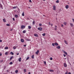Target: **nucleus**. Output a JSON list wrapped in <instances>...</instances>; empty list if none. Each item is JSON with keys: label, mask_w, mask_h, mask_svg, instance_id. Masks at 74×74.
Here are the masks:
<instances>
[{"label": "nucleus", "mask_w": 74, "mask_h": 74, "mask_svg": "<svg viewBox=\"0 0 74 74\" xmlns=\"http://www.w3.org/2000/svg\"><path fill=\"white\" fill-rule=\"evenodd\" d=\"M66 23L64 22V25H66Z\"/></svg>", "instance_id": "obj_43"}, {"label": "nucleus", "mask_w": 74, "mask_h": 74, "mask_svg": "<svg viewBox=\"0 0 74 74\" xmlns=\"http://www.w3.org/2000/svg\"><path fill=\"white\" fill-rule=\"evenodd\" d=\"M64 66L65 67H67V64L66 63H64Z\"/></svg>", "instance_id": "obj_5"}, {"label": "nucleus", "mask_w": 74, "mask_h": 74, "mask_svg": "<svg viewBox=\"0 0 74 74\" xmlns=\"http://www.w3.org/2000/svg\"><path fill=\"white\" fill-rule=\"evenodd\" d=\"M28 28L29 29H31V28H32V27H31L30 26H28Z\"/></svg>", "instance_id": "obj_21"}, {"label": "nucleus", "mask_w": 74, "mask_h": 74, "mask_svg": "<svg viewBox=\"0 0 74 74\" xmlns=\"http://www.w3.org/2000/svg\"><path fill=\"white\" fill-rule=\"evenodd\" d=\"M21 41L22 42H24V40H23V39H21Z\"/></svg>", "instance_id": "obj_14"}, {"label": "nucleus", "mask_w": 74, "mask_h": 74, "mask_svg": "<svg viewBox=\"0 0 74 74\" xmlns=\"http://www.w3.org/2000/svg\"><path fill=\"white\" fill-rule=\"evenodd\" d=\"M38 53H39V50H37V51L35 53L36 54V55H38Z\"/></svg>", "instance_id": "obj_6"}, {"label": "nucleus", "mask_w": 74, "mask_h": 74, "mask_svg": "<svg viewBox=\"0 0 74 74\" xmlns=\"http://www.w3.org/2000/svg\"><path fill=\"white\" fill-rule=\"evenodd\" d=\"M64 42L66 44V45H67L68 44V43H67V41L66 40H64Z\"/></svg>", "instance_id": "obj_18"}, {"label": "nucleus", "mask_w": 74, "mask_h": 74, "mask_svg": "<svg viewBox=\"0 0 74 74\" xmlns=\"http://www.w3.org/2000/svg\"><path fill=\"white\" fill-rule=\"evenodd\" d=\"M6 67H5V68H4V70H5V69H6Z\"/></svg>", "instance_id": "obj_63"}, {"label": "nucleus", "mask_w": 74, "mask_h": 74, "mask_svg": "<svg viewBox=\"0 0 74 74\" xmlns=\"http://www.w3.org/2000/svg\"><path fill=\"white\" fill-rule=\"evenodd\" d=\"M0 7L2 9H3V6L2 5H1V3H0Z\"/></svg>", "instance_id": "obj_4"}, {"label": "nucleus", "mask_w": 74, "mask_h": 74, "mask_svg": "<svg viewBox=\"0 0 74 74\" xmlns=\"http://www.w3.org/2000/svg\"><path fill=\"white\" fill-rule=\"evenodd\" d=\"M28 74H31L30 72H29V73H28Z\"/></svg>", "instance_id": "obj_62"}, {"label": "nucleus", "mask_w": 74, "mask_h": 74, "mask_svg": "<svg viewBox=\"0 0 74 74\" xmlns=\"http://www.w3.org/2000/svg\"><path fill=\"white\" fill-rule=\"evenodd\" d=\"M2 54L1 53H0V56H2Z\"/></svg>", "instance_id": "obj_53"}, {"label": "nucleus", "mask_w": 74, "mask_h": 74, "mask_svg": "<svg viewBox=\"0 0 74 74\" xmlns=\"http://www.w3.org/2000/svg\"><path fill=\"white\" fill-rule=\"evenodd\" d=\"M53 25L52 24L51 25V26H52Z\"/></svg>", "instance_id": "obj_64"}, {"label": "nucleus", "mask_w": 74, "mask_h": 74, "mask_svg": "<svg viewBox=\"0 0 74 74\" xmlns=\"http://www.w3.org/2000/svg\"><path fill=\"white\" fill-rule=\"evenodd\" d=\"M63 52L64 53V54H65V55H67V52H65V51H63Z\"/></svg>", "instance_id": "obj_9"}, {"label": "nucleus", "mask_w": 74, "mask_h": 74, "mask_svg": "<svg viewBox=\"0 0 74 74\" xmlns=\"http://www.w3.org/2000/svg\"><path fill=\"white\" fill-rule=\"evenodd\" d=\"M13 58V56H12L10 58V60H12V59Z\"/></svg>", "instance_id": "obj_36"}, {"label": "nucleus", "mask_w": 74, "mask_h": 74, "mask_svg": "<svg viewBox=\"0 0 74 74\" xmlns=\"http://www.w3.org/2000/svg\"><path fill=\"white\" fill-rule=\"evenodd\" d=\"M68 74H71V72H69L68 73Z\"/></svg>", "instance_id": "obj_57"}, {"label": "nucleus", "mask_w": 74, "mask_h": 74, "mask_svg": "<svg viewBox=\"0 0 74 74\" xmlns=\"http://www.w3.org/2000/svg\"><path fill=\"white\" fill-rule=\"evenodd\" d=\"M49 25H51V23H50V22H49Z\"/></svg>", "instance_id": "obj_56"}, {"label": "nucleus", "mask_w": 74, "mask_h": 74, "mask_svg": "<svg viewBox=\"0 0 74 74\" xmlns=\"http://www.w3.org/2000/svg\"><path fill=\"white\" fill-rule=\"evenodd\" d=\"M29 2H30V3H31V2H32V0H29Z\"/></svg>", "instance_id": "obj_51"}, {"label": "nucleus", "mask_w": 74, "mask_h": 74, "mask_svg": "<svg viewBox=\"0 0 74 74\" xmlns=\"http://www.w3.org/2000/svg\"><path fill=\"white\" fill-rule=\"evenodd\" d=\"M55 45H56V46H58V44L57 42H55Z\"/></svg>", "instance_id": "obj_12"}, {"label": "nucleus", "mask_w": 74, "mask_h": 74, "mask_svg": "<svg viewBox=\"0 0 74 74\" xmlns=\"http://www.w3.org/2000/svg\"><path fill=\"white\" fill-rule=\"evenodd\" d=\"M3 62V60H1V61H0V63H2Z\"/></svg>", "instance_id": "obj_46"}, {"label": "nucleus", "mask_w": 74, "mask_h": 74, "mask_svg": "<svg viewBox=\"0 0 74 74\" xmlns=\"http://www.w3.org/2000/svg\"><path fill=\"white\" fill-rule=\"evenodd\" d=\"M26 40L27 41H30V39L28 38H27Z\"/></svg>", "instance_id": "obj_13"}, {"label": "nucleus", "mask_w": 74, "mask_h": 74, "mask_svg": "<svg viewBox=\"0 0 74 74\" xmlns=\"http://www.w3.org/2000/svg\"><path fill=\"white\" fill-rule=\"evenodd\" d=\"M5 55H8V52H6L5 53Z\"/></svg>", "instance_id": "obj_29"}, {"label": "nucleus", "mask_w": 74, "mask_h": 74, "mask_svg": "<svg viewBox=\"0 0 74 74\" xmlns=\"http://www.w3.org/2000/svg\"><path fill=\"white\" fill-rule=\"evenodd\" d=\"M63 56H64V57H66V55H65V54H63Z\"/></svg>", "instance_id": "obj_48"}, {"label": "nucleus", "mask_w": 74, "mask_h": 74, "mask_svg": "<svg viewBox=\"0 0 74 74\" xmlns=\"http://www.w3.org/2000/svg\"><path fill=\"white\" fill-rule=\"evenodd\" d=\"M68 74V73H67V72H66V73H65V74Z\"/></svg>", "instance_id": "obj_60"}, {"label": "nucleus", "mask_w": 74, "mask_h": 74, "mask_svg": "<svg viewBox=\"0 0 74 74\" xmlns=\"http://www.w3.org/2000/svg\"><path fill=\"white\" fill-rule=\"evenodd\" d=\"M39 26L40 27V26H42V24L40 23L39 24Z\"/></svg>", "instance_id": "obj_35"}, {"label": "nucleus", "mask_w": 74, "mask_h": 74, "mask_svg": "<svg viewBox=\"0 0 74 74\" xmlns=\"http://www.w3.org/2000/svg\"><path fill=\"white\" fill-rule=\"evenodd\" d=\"M19 53H17V55H19Z\"/></svg>", "instance_id": "obj_58"}, {"label": "nucleus", "mask_w": 74, "mask_h": 74, "mask_svg": "<svg viewBox=\"0 0 74 74\" xmlns=\"http://www.w3.org/2000/svg\"><path fill=\"white\" fill-rule=\"evenodd\" d=\"M6 25L7 26H10V25L9 24H6Z\"/></svg>", "instance_id": "obj_28"}, {"label": "nucleus", "mask_w": 74, "mask_h": 74, "mask_svg": "<svg viewBox=\"0 0 74 74\" xmlns=\"http://www.w3.org/2000/svg\"><path fill=\"white\" fill-rule=\"evenodd\" d=\"M52 45L53 46V47H54V46H55V43H53L52 44Z\"/></svg>", "instance_id": "obj_41"}, {"label": "nucleus", "mask_w": 74, "mask_h": 74, "mask_svg": "<svg viewBox=\"0 0 74 74\" xmlns=\"http://www.w3.org/2000/svg\"><path fill=\"white\" fill-rule=\"evenodd\" d=\"M34 36H35V37H38V35H37V34H34Z\"/></svg>", "instance_id": "obj_11"}, {"label": "nucleus", "mask_w": 74, "mask_h": 74, "mask_svg": "<svg viewBox=\"0 0 74 74\" xmlns=\"http://www.w3.org/2000/svg\"><path fill=\"white\" fill-rule=\"evenodd\" d=\"M56 48H57V49H60V46H58L56 47Z\"/></svg>", "instance_id": "obj_8"}, {"label": "nucleus", "mask_w": 74, "mask_h": 74, "mask_svg": "<svg viewBox=\"0 0 74 74\" xmlns=\"http://www.w3.org/2000/svg\"><path fill=\"white\" fill-rule=\"evenodd\" d=\"M29 57H28L27 58L26 60H29Z\"/></svg>", "instance_id": "obj_33"}, {"label": "nucleus", "mask_w": 74, "mask_h": 74, "mask_svg": "<svg viewBox=\"0 0 74 74\" xmlns=\"http://www.w3.org/2000/svg\"><path fill=\"white\" fill-rule=\"evenodd\" d=\"M10 54L12 55H14V53H13L12 52H10Z\"/></svg>", "instance_id": "obj_19"}, {"label": "nucleus", "mask_w": 74, "mask_h": 74, "mask_svg": "<svg viewBox=\"0 0 74 74\" xmlns=\"http://www.w3.org/2000/svg\"><path fill=\"white\" fill-rule=\"evenodd\" d=\"M69 64L71 66V63H70V62H69Z\"/></svg>", "instance_id": "obj_47"}, {"label": "nucleus", "mask_w": 74, "mask_h": 74, "mask_svg": "<svg viewBox=\"0 0 74 74\" xmlns=\"http://www.w3.org/2000/svg\"><path fill=\"white\" fill-rule=\"evenodd\" d=\"M32 59H34V55H32Z\"/></svg>", "instance_id": "obj_23"}, {"label": "nucleus", "mask_w": 74, "mask_h": 74, "mask_svg": "<svg viewBox=\"0 0 74 74\" xmlns=\"http://www.w3.org/2000/svg\"><path fill=\"white\" fill-rule=\"evenodd\" d=\"M12 19H13V21H15V18H13Z\"/></svg>", "instance_id": "obj_44"}, {"label": "nucleus", "mask_w": 74, "mask_h": 74, "mask_svg": "<svg viewBox=\"0 0 74 74\" xmlns=\"http://www.w3.org/2000/svg\"><path fill=\"white\" fill-rule=\"evenodd\" d=\"M35 24V21H33L32 23V25H34Z\"/></svg>", "instance_id": "obj_37"}, {"label": "nucleus", "mask_w": 74, "mask_h": 74, "mask_svg": "<svg viewBox=\"0 0 74 74\" xmlns=\"http://www.w3.org/2000/svg\"><path fill=\"white\" fill-rule=\"evenodd\" d=\"M25 26L23 25L21 26V28L22 29H23L25 28Z\"/></svg>", "instance_id": "obj_1"}, {"label": "nucleus", "mask_w": 74, "mask_h": 74, "mask_svg": "<svg viewBox=\"0 0 74 74\" xmlns=\"http://www.w3.org/2000/svg\"><path fill=\"white\" fill-rule=\"evenodd\" d=\"M15 72L16 73H17L18 72V70H16Z\"/></svg>", "instance_id": "obj_34"}, {"label": "nucleus", "mask_w": 74, "mask_h": 74, "mask_svg": "<svg viewBox=\"0 0 74 74\" xmlns=\"http://www.w3.org/2000/svg\"><path fill=\"white\" fill-rule=\"evenodd\" d=\"M8 49V47H5V49Z\"/></svg>", "instance_id": "obj_22"}, {"label": "nucleus", "mask_w": 74, "mask_h": 74, "mask_svg": "<svg viewBox=\"0 0 74 74\" xmlns=\"http://www.w3.org/2000/svg\"><path fill=\"white\" fill-rule=\"evenodd\" d=\"M13 30V29H11L10 30V31H12V30Z\"/></svg>", "instance_id": "obj_49"}, {"label": "nucleus", "mask_w": 74, "mask_h": 74, "mask_svg": "<svg viewBox=\"0 0 74 74\" xmlns=\"http://www.w3.org/2000/svg\"><path fill=\"white\" fill-rule=\"evenodd\" d=\"M44 63L45 65H46V62L44 61Z\"/></svg>", "instance_id": "obj_42"}, {"label": "nucleus", "mask_w": 74, "mask_h": 74, "mask_svg": "<svg viewBox=\"0 0 74 74\" xmlns=\"http://www.w3.org/2000/svg\"><path fill=\"white\" fill-rule=\"evenodd\" d=\"M50 60H53V58H52L51 57L50 58Z\"/></svg>", "instance_id": "obj_39"}, {"label": "nucleus", "mask_w": 74, "mask_h": 74, "mask_svg": "<svg viewBox=\"0 0 74 74\" xmlns=\"http://www.w3.org/2000/svg\"><path fill=\"white\" fill-rule=\"evenodd\" d=\"M23 33H26V30H24L23 31Z\"/></svg>", "instance_id": "obj_31"}, {"label": "nucleus", "mask_w": 74, "mask_h": 74, "mask_svg": "<svg viewBox=\"0 0 74 74\" xmlns=\"http://www.w3.org/2000/svg\"><path fill=\"white\" fill-rule=\"evenodd\" d=\"M53 10H56V6L55 5H53Z\"/></svg>", "instance_id": "obj_3"}, {"label": "nucleus", "mask_w": 74, "mask_h": 74, "mask_svg": "<svg viewBox=\"0 0 74 74\" xmlns=\"http://www.w3.org/2000/svg\"><path fill=\"white\" fill-rule=\"evenodd\" d=\"M42 35L43 36H45V33H44L43 34H42Z\"/></svg>", "instance_id": "obj_40"}, {"label": "nucleus", "mask_w": 74, "mask_h": 74, "mask_svg": "<svg viewBox=\"0 0 74 74\" xmlns=\"http://www.w3.org/2000/svg\"><path fill=\"white\" fill-rule=\"evenodd\" d=\"M15 18H18V16L17 14H16L15 15Z\"/></svg>", "instance_id": "obj_32"}, {"label": "nucleus", "mask_w": 74, "mask_h": 74, "mask_svg": "<svg viewBox=\"0 0 74 74\" xmlns=\"http://www.w3.org/2000/svg\"><path fill=\"white\" fill-rule=\"evenodd\" d=\"M65 8H66V9H68V8H69V5H66L65 6Z\"/></svg>", "instance_id": "obj_10"}, {"label": "nucleus", "mask_w": 74, "mask_h": 74, "mask_svg": "<svg viewBox=\"0 0 74 74\" xmlns=\"http://www.w3.org/2000/svg\"><path fill=\"white\" fill-rule=\"evenodd\" d=\"M57 26L56 25L55 26V27L54 28L55 30H57V29H58V28L57 27Z\"/></svg>", "instance_id": "obj_7"}, {"label": "nucleus", "mask_w": 74, "mask_h": 74, "mask_svg": "<svg viewBox=\"0 0 74 74\" xmlns=\"http://www.w3.org/2000/svg\"><path fill=\"white\" fill-rule=\"evenodd\" d=\"M56 2L57 3H59V0H57V1H56Z\"/></svg>", "instance_id": "obj_30"}, {"label": "nucleus", "mask_w": 74, "mask_h": 74, "mask_svg": "<svg viewBox=\"0 0 74 74\" xmlns=\"http://www.w3.org/2000/svg\"><path fill=\"white\" fill-rule=\"evenodd\" d=\"M13 48L14 49H16V47L15 46H14Z\"/></svg>", "instance_id": "obj_27"}, {"label": "nucleus", "mask_w": 74, "mask_h": 74, "mask_svg": "<svg viewBox=\"0 0 74 74\" xmlns=\"http://www.w3.org/2000/svg\"><path fill=\"white\" fill-rule=\"evenodd\" d=\"M58 33V34H60L61 33L59 32H57Z\"/></svg>", "instance_id": "obj_45"}, {"label": "nucleus", "mask_w": 74, "mask_h": 74, "mask_svg": "<svg viewBox=\"0 0 74 74\" xmlns=\"http://www.w3.org/2000/svg\"><path fill=\"white\" fill-rule=\"evenodd\" d=\"M9 64H13V63H12V62H11Z\"/></svg>", "instance_id": "obj_38"}, {"label": "nucleus", "mask_w": 74, "mask_h": 74, "mask_svg": "<svg viewBox=\"0 0 74 74\" xmlns=\"http://www.w3.org/2000/svg\"><path fill=\"white\" fill-rule=\"evenodd\" d=\"M43 16H45V15H43Z\"/></svg>", "instance_id": "obj_59"}, {"label": "nucleus", "mask_w": 74, "mask_h": 74, "mask_svg": "<svg viewBox=\"0 0 74 74\" xmlns=\"http://www.w3.org/2000/svg\"><path fill=\"white\" fill-rule=\"evenodd\" d=\"M70 24L71 27H73L74 25H73V23H70Z\"/></svg>", "instance_id": "obj_16"}, {"label": "nucleus", "mask_w": 74, "mask_h": 74, "mask_svg": "<svg viewBox=\"0 0 74 74\" xmlns=\"http://www.w3.org/2000/svg\"><path fill=\"white\" fill-rule=\"evenodd\" d=\"M3 21L4 22H6V20H5V18L3 19Z\"/></svg>", "instance_id": "obj_15"}, {"label": "nucleus", "mask_w": 74, "mask_h": 74, "mask_svg": "<svg viewBox=\"0 0 74 74\" xmlns=\"http://www.w3.org/2000/svg\"><path fill=\"white\" fill-rule=\"evenodd\" d=\"M8 71H9L8 70H7V72H8Z\"/></svg>", "instance_id": "obj_61"}, {"label": "nucleus", "mask_w": 74, "mask_h": 74, "mask_svg": "<svg viewBox=\"0 0 74 74\" xmlns=\"http://www.w3.org/2000/svg\"><path fill=\"white\" fill-rule=\"evenodd\" d=\"M18 7V6H14L13 7V9H15V8H16Z\"/></svg>", "instance_id": "obj_17"}, {"label": "nucleus", "mask_w": 74, "mask_h": 74, "mask_svg": "<svg viewBox=\"0 0 74 74\" xmlns=\"http://www.w3.org/2000/svg\"><path fill=\"white\" fill-rule=\"evenodd\" d=\"M2 42V40H0V42Z\"/></svg>", "instance_id": "obj_54"}, {"label": "nucleus", "mask_w": 74, "mask_h": 74, "mask_svg": "<svg viewBox=\"0 0 74 74\" xmlns=\"http://www.w3.org/2000/svg\"><path fill=\"white\" fill-rule=\"evenodd\" d=\"M22 16H25V14H24V12H23L22 14Z\"/></svg>", "instance_id": "obj_25"}, {"label": "nucleus", "mask_w": 74, "mask_h": 74, "mask_svg": "<svg viewBox=\"0 0 74 74\" xmlns=\"http://www.w3.org/2000/svg\"><path fill=\"white\" fill-rule=\"evenodd\" d=\"M49 71L50 72H53V70L51 69Z\"/></svg>", "instance_id": "obj_26"}, {"label": "nucleus", "mask_w": 74, "mask_h": 74, "mask_svg": "<svg viewBox=\"0 0 74 74\" xmlns=\"http://www.w3.org/2000/svg\"><path fill=\"white\" fill-rule=\"evenodd\" d=\"M19 62H21V58H20L18 60Z\"/></svg>", "instance_id": "obj_20"}, {"label": "nucleus", "mask_w": 74, "mask_h": 74, "mask_svg": "<svg viewBox=\"0 0 74 74\" xmlns=\"http://www.w3.org/2000/svg\"><path fill=\"white\" fill-rule=\"evenodd\" d=\"M72 20L73 21V22H74V19H72Z\"/></svg>", "instance_id": "obj_55"}, {"label": "nucleus", "mask_w": 74, "mask_h": 74, "mask_svg": "<svg viewBox=\"0 0 74 74\" xmlns=\"http://www.w3.org/2000/svg\"><path fill=\"white\" fill-rule=\"evenodd\" d=\"M38 29L40 31H41L42 30V28L41 27H39L38 28Z\"/></svg>", "instance_id": "obj_2"}, {"label": "nucleus", "mask_w": 74, "mask_h": 74, "mask_svg": "<svg viewBox=\"0 0 74 74\" xmlns=\"http://www.w3.org/2000/svg\"><path fill=\"white\" fill-rule=\"evenodd\" d=\"M63 26H64L62 24V25H61V27H63Z\"/></svg>", "instance_id": "obj_50"}, {"label": "nucleus", "mask_w": 74, "mask_h": 74, "mask_svg": "<svg viewBox=\"0 0 74 74\" xmlns=\"http://www.w3.org/2000/svg\"><path fill=\"white\" fill-rule=\"evenodd\" d=\"M24 47H26V45H24Z\"/></svg>", "instance_id": "obj_52"}, {"label": "nucleus", "mask_w": 74, "mask_h": 74, "mask_svg": "<svg viewBox=\"0 0 74 74\" xmlns=\"http://www.w3.org/2000/svg\"><path fill=\"white\" fill-rule=\"evenodd\" d=\"M23 71L24 73H26V69H23Z\"/></svg>", "instance_id": "obj_24"}]
</instances>
